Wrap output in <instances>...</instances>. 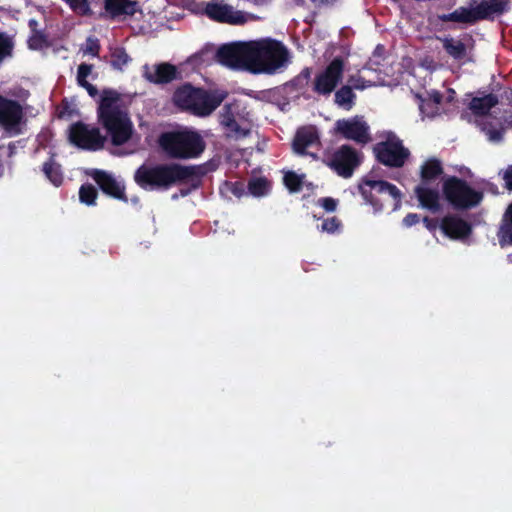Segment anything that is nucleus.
Wrapping results in <instances>:
<instances>
[{"instance_id": "nucleus-1", "label": "nucleus", "mask_w": 512, "mask_h": 512, "mask_svg": "<svg viewBox=\"0 0 512 512\" xmlns=\"http://www.w3.org/2000/svg\"><path fill=\"white\" fill-rule=\"evenodd\" d=\"M202 166H185L179 163L142 164L134 172L135 183L146 191L168 190L172 186L183 183L194 177L204 176Z\"/></svg>"}, {"instance_id": "nucleus-2", "label": "nucleus", "mask_w": 512, "mask_h": 512, "mask_svg": "<svg viewBox=\"0 0 512 512\" xmlns=\"http://www.w3.org/2000/svg\"><path fill=\"white\" fill-rule=\"evenodd\" d=\"M226 97L225 91L207 90L186 82L174 90L172 103L182 112L197 117H207L221 105Z\"/></svg>"}, {"instance_id": "nucleus-3", "label": "nucleus", "mask_w": 512, "mask_h": 512, "mask_svg": "<svg viewBox=\"0 0 512 512\" xmlns=\"http://www.w3.org/2000/svg\"><path fill=\"white\" fill-rule=\"evenodd\" d=\"M157 144L162 153L170 159H196L206 149L202 135L188 128L162 132Z\"/></svg>"}, {"instance_id": "nucleus-4", "label": "nucleus", "mask_w": 512, "mask_h": 512, "mask_svg": "<svg viewBox=\"0 0 512 512\" xmlns=\"http://www.w3.org/2000/svg\"><path fill=\"white\" fill-rule=\"evenodd\" d=\"M288 50L274 39L249 42V71L254 74H274L288 61Z\"/></svg>"}, {"instance_id": "nucleus-5", "label": "nucleus", "mask_w": 512, "mask_h": 512, "mask_svg": "<svg viewBox=\"0 0 512 512\" xmlns=\"http://www.w3.org/2000/svg\"><path fill=\"white\" fill-rule=\"evenodd\" d=\"M445 200L456 210H470L480 205L484 198L482 191L475 190L470 184L457 176H448L442 183Z\"/></svg>"}, {"instance_id": "nucleus-6", "label": "nucleus", "mask_w": 512, "mask_h": 512, "mask_svg": "<svg viewBox=\"0 0 512 512\" xmlns=\"http://www.w3.org/2000/svg\"><path fill=\"white\" fill-rule=\"evenodd\" d=\"M358 188L365 202L371 205L375 212L383 210L384 202L389 197L395 201V207L401 203V191L396 185L385 180H373L365 177L359 183Z\"/></svg>"}, {"instance_id": "nucleus-7", "label": "nucleus", "mask_w": 512, "mask_h": 512, "mask_svg": "<svg viewBox=\"0 0 512 512\" xmlns=\"http://www.w3.org/2000/svg\"><path fill=\"white\" fill-rule=\"evenodd\" d=\"M324 163L338 176L348 179L362 163V153L351 145L344 144L333 151Z\"/></svg>"}, {"instance_id": "nucleus-8", "label": "nucleus", "mask_w": 512, "mask_h": 512, "mask_svg": "<svg viewBox=\"0 0 512 512\" xmlns=\"http://www.w3.org/2000/svg\"><path fill=\"white\" fill-rule=\"evenodd\" d=\"M99 123L106 130L115 146L125 144L132 135L133 126L126 111H114L98 116Z\"/></svg>"}, {"instance_id": "nucleus-9", "label": "nucleus", "mask_w": 512, "mask_h": 512, "mask_svg": "<svg viewBox=\"0 0 512 512\" xmlns=\"http://www.w3.org/2000/svg\"><path fill=\"white\" fill-rule=\"evenodd\" d=\"M69 140L75 146L90 151L103 148L106 138L101 135L99 128L78 121L70 126Z\"/></svg>"}, {"instance_id": "nucleus-10", "label": "nucleus", "mask_w": 512, "mask_h": 512, "mask_svg": "<svg viewBox=\"0 0 512 512\" xmlns=\"http://www.w3.org/2000/svg\"><path fill=\"white\" fill-rule=\"evenodd\" d=\"M344 73V61L335 57L326 68L317 74L313 81V91L319 95L331 94L341 82Z\"/></svg>"}, {"instance_id": "nucleus-11", "label": "nucleus", "mask_w": 512, "mask_h": 512, "mask_svg": "<svg viewBox=\"0 0 512 512\" xmlns=\"http://www.w3.org/2000/svg\"><path fill=\"white\" fill-rule=\"evenodd\" d=\"M373 150L378 162L394 168L402 167L410 155L409 150L403 146L399 139L377 143Z\"/></svg>"}, {"instance_id": "nucleus-12", "label": "nucleus", "mask_w": 512, "mask_h": 512, "mask_svg": "<svg viewBox=\"0 0 512 512\" xmlns=\"http://www.w3.org/2000/svg\"><path fill=\"white\" fill-rule=\"evenodd\" d=\"M335 131L343 138L352 140L361 146L368 144L372 140L369 125L363 117L359 116L337 120Z\"/></svg>"}, {"instance_id": "nucleus-13", "label": "nucleus", "mask_w": 512, "mask_h": 512, "mask_svg": "<svg viewBox=\"0 0 512 512\" xmlns=\"http://www.w3.org/2000/svg\"><path fill=\"white\" fill-rule=\"evenodd\" d=\"M216 59L229 68L249 71V42L222 45L216 52Z\"/></svg>"}, {"instance_id": "nucleus-14", "label": "nucleus", "mask_w": 512, "mask_h": 512, "mask_svg": "<svg viewBox=\"0 0 512 512\" xmlns=\"http://www.w3.org/2000/svg\"><path fill=\"white\" fill-rule=\"evenodd\" d=\"M200 6L203 14L213 21L232 25H240L246 22V18L241 11H234L233 7L225 4L223 0L202 2Z\"/></svg>"}, {"instance_id": "nucleus-15", "label": "nucleus", "mask_w": 512, "mask_h": 512, "mask_svg": "<svg viewBox=\"0 0 512 512\" xmlns=\"http://www.w3.org/2000/svg\"><path fill=\"white\" fill-rule=\"evenodd\" d=\"M24 113L21 104L0 94V126L6 131L19 134Z\"/></svg>"}, {"instance_id": "nucleus-16", "label": "nucleus", "mask_w": 512, "mask_h": 512, "mask_svg": "<svg viewBox=\"0 0 512 512\" xmlns=\"http://www.w3.org/2000/svg\"><path fill=\"white\" fill-rule=\"evenodd\" d=\"M89 176L96 182L102 192L112 198L128 202L125 185L118 182L112 174L100 169H92Z\"/></svg>"}, {"instance_id": "nucleus-17", "label": "nucleus", "mask_w": 512, "mask_h": 512, "mask_svg": "<svg viewBox=\"0 0 512 512\" xmlns=\"http://www.w3.org/2000/svg\"><path fill=\"white\" fill-rule=\"evenodd\" d=\"M143 77L150 83L167 84L173 80L181 79V73L175 65L162 62L152 67L145 64L143 66Z\"/></svg>"}, {"instance_id": "nucleus-18", "label": "nucleus", "mask_w": 512, "mask_h": 512, "mask_svg": "<svg viewBox=\"0 0 512 512\" xmlns=\"http://www.w3.org/2000/svg\"><path fill=\"white\" fill-rule=\"evenodd\" d=\"M440 228L446 236L454 240H464L472 233L471 224L457 215L443 217Z\"/></svg>"}, {"instance_id": "nucleus-19", "label": "nucleus", "mask_w": 512, "mask_h": 512, "mask_svg": "<svg viewBox=\"0 0 512 512\" xmlns=\"http://www.w3.org/2000/svg\"><path fill=\"white\" fill-rule=\"evenodd\" d=\"M319 134L314 126H304L297 130L292 147L295 153L299 155H306V149L315 144H319Z\"/></svg>"}, {"instance_id": "nucleus-20", "label": "nucleus", "mask_w": 512, "mask_h": 512, "mask_svg": "<svg viewBox=\"0 0 512 512\" xmlns=\"http://www.w3.org/2000/svg\"><path fill=\"white\" fill-rule=\"evenodd\" d=\"M509 2V0H482L475 6L478 20H493L496 16L503 15L510 8Z\"/></svg>"}, {"instance_id": "nucleus-21", "label": "nucleus", "mask_w": 512, "mask_h": 512, "mask_svg": "<svg viewBox=\"0 0 512 512\" xmlns=\"http://www.w3.org/2000/svg\"><path fill=\"white\" fill-rule=\"evenodd\" d=\"M414 194L419 205L433 213L441 209L440 194L436 188L427 187V185L419 184L414 188Z\"/></svg>"}, {"instance_id": "nucleus-22", "label": "nucleus", "mask_w": 512, "mask_h": 512, "mask_svg": "<svg viewBox=\"0 0 512 512\" xmlns=\"http://www.w3.org/2000/svg\"><path fill=\"white\" fill-rule=\"evenodd\" d=\"M444 173L442 162L436 157L428 158L420 167L422 185H428Z\"/></svg>"}, {"instance_id": "nucleus-23", "label": "nucleus", "mask_w": 512, "mask_h": 512, "mask_svg": "<svg viewBox=\"0 0 512 512\" xmlns=\"http://www.w3.org/2000/svg\"><path fill=\"white\" fill-rule=\"evenodd\" d=\"M104 8L112 17L120 15L132 16L137 11V2L131 0H105Z\"/></svg>"}, {"instance_id": "nucleus-24", "label": "nucleus", "mask_w": 512, "mask_h": 512, "mask_svg": "<svg viewBox=\"0 0 512 512\" xmlns=\"http://www.w3.org/2000/svg\"><path fill=\"white\" fill-rule=\"evenodd\" d=\"M497 238L502 248L512 246V202L508 205L502 216Z\"/></svg>"}, {"instance_id": "nucleus-25", "label": "nucleus", "mask_w": 512, "mask_h": 512, "mask_svg": "<svg viewBox=\"0 0 512 512\" xmlns=\"http://www.w3.org/2000/svg\"><path fill=\"white\" fill-rule=\"evenodd\" d=\"M119 101L120 94L116 90L104 89L100 97L97 115L100 116L110 112L122 110L118 105Z\"/></svg>"}, {"instance_id": "nucleus-26", "label": "nucleus", "mask_w": 512, "mask_h": 512, "mask_svg": "<svg viewBox=\"0 0 512 512\" xmlns=\"http://www.w3.org/2000/svg\"><path fill=\"white\" fill-rule=\"evenodd\" d=\"M498 97L489 93L483 97H474L469 103V109L476 116H486L498 104Z\"/></svg>"}, {"instance_id": "nucleus-27", "label": "nucleus", "mask_w": 512, "mask_h": 512, "mask_svg": "<svg viewBox=\"0 0 512 512\" xmlns=\"http://www.w3.org/2000/svg\"><path fill=\"white\" fill-rule=\"evenodd\" d=\"M442 46L445 52L454 60H463L467 55V47L465 43L453 37L443 38Z\"/></svg>"}, {"instance_id": "nucleus-28", "label": "nucleus", "mask_w": 512, "mask_h": 512, "mask_svg": "<svg viewBox=\"0 0 512 512\" xmlns=\"http://www.w3.org/2000/svg\"><path fill=\"white\" fill-rule=\"evenodd\" d=\"M42 171L54 186L58 187L62 184L63 173L61 171V166L52 158L43 163Z\"/></svg>"}, {"instance_id": "nucleus-29", "label": "nucleus", "mask_w": 512, "mask_h": 512, "mask_svg": "<svg viewBox=\"0 0 512 512\" xmlns=\"http://www.w3.org/2000/svg\"><path fill=\"white\" fill-rule=\"evenodd\" d=\"M355 99L356 95L353 92L352 87L348 85L342 86L335 92L334 95L335 103L346 110H350L352 108Z\"/></svg>"}, {"instance_id": "nucleus-30", "label": "nucleus", "mask_w": 512, "mask_h": 512, "mask_svg": "<svg viewBox=\"0 0 512 512\" xmlns=\"http://www.w3.org/2000/svg\"><path fill=\"white\" fill-rule=\"evenodd\" d=\"M311 74L312 69L310 67H305L297 76L287 82L285 87L290 91H302L308 86Z\"/></svg>"}, {"instance_id": "nucleus-31", "label": "nucleus", "mask_w": 512, "mask_h": 512, "mask_svg": "<svg viewBox=\"0 0 512 512\" xmlns=\"http://www.w3.org/2000/svg\"><path fill=\"white\" fill-rule=\"evenodd\" d=\"M131 61L130 56L127 54L125 48L116 47L111 51L110 64L114 69L122 70L128 62Z\"/></svg>"}, {"instance_id": "nucleus-32", "label": "nucleus", "mask_w": 512, "mask_h": 512, "mask_svg": "<svg viewBox=\"0 0 512 512\" xmlns=\"http://www.w3.org/2000/svg\"><path fill=\"white\" fill-rule=\"evenodd\" d=\"M98 197V191L92 184H82L79 189V199L81 203H84L88 206H93L96 204V199Z\"/></svg>"}, {"instance_id": "nucleus-33", "label": "nucleus", "mask_w": 512, "mask_h": 512, "mask_svg": "<svg viewBox=\"0 0 512 512\" xmlns=\"http://www.w3.org/2000/svg\"><path fill=\"white\" fill-rule=\"evenodd\" d=\"M414 96H415V99L417 100L420 113L423 116L433 118L436 115H438V113H439L438 107H434V105L431 104V101H429V99H427L426 97H424L423 95L418 94V93H416Z\"/></svg>"}, {"instance_id": "nucleus-34", "label": "nucleus", "mask_w": 512, "mask_h": 512, "mask_svg": "<svg viewBox=\"0 0 512 512\" xmlns=\"http://www.w3.org/2000/svg\"><path fill=\"white\" fill-rule=\"evenodd\" d=\"M248 190L253 196H263L269 190V182L264 177L253 178L248 182Z\"/></svg>"}, {"instance_id": "nucleus-35", "label": "nucleus", "mask_w": 512, "mask_h": 512, "mask_svg": "<svg viewBox=\"0 0 512 512\" xmlns=\"http://www.w3.org/2000/svg\"><path fill=\"white\" fill-rule=\"evenodd\" d=\"M457 12V22L458 23H467V24H474L478 22V16L476 13V8H466V7H460L456 9Z\"/></svg>"}, {"instance_id": "nucleus-36", "label": "nucleus", "mask_w": 512, "mask_h": 512, "mask_svg": "<svg viewBox=\"0 0 512 512\" xmlns=\"http://www.w3.org/2000/svg\"><path fill=\"white\" fill-rule=\"evenodd\" d=\"M302 176L294 171H289L284 175V184L290 192H299L302 189Z\"/></svg>"}, {"instance_id": "nucleus-37", "label": "nucleus", "mask_w": 512, "mask_h": 512, "mask_svg": "<svg viewBox=\"0 0 512 512\" xmlns=\"http://www.w3.org/2000/svg\"><path fill=\"white\" fill-rule=\"evenodd\" d=\"M47 46V37L43 32L32 33L28 39V47L32 50H40Z\"/></svg>"}, {"instance_id": "nucleus-38", "label": "nucleus", "mask_w": 512, "mask_h": 512, "mask_svg": "<svg viewBox=\"0 0 512 512\" xmlns=\"http://www.w3.org/2000/svg\"><path fill=\"white\" fill-rule=\"evenodd\" d=\"M342 228V222L336 216L324 219L321 225V230L329 234L338 232Z\"/></svg>"}, {"instance_id": "nucleus-39", "label": "nucleus", "mask_w": 512, "mask_h": 512, "mask_svg": "<svg viewBox=\"0 0 512 512\" xmlns=\"http://www.w3.org/2000/svg\"><path fill=\"white\" fill-rule=\"evenodd\" d=\"M225 129L228 131L229 135L237 139L245 138L250 134V129L240 126L236 119L233 121V123L225 127Z\"/></svg>"}, {"instance_id": "nucleus-40", "label": "nucleus", "mask_w": 512, "mask_h": 512, "mask_svg": "<svg viewBox=\"0 0 512 512\" xmlns=\"http://www.w3.org/2000/svg\"><path fill=\"white\" fill-rule=\"evenodd\" d=\"M100 49L101 46L99 40L96 37H88L86 39V45L83 49V52L85 54H90L94 57H97L99 55Z\"/></svg>"}, {"instance_id": "nucleus-41", "label": "nucleus", "mask_w": 512, "mask_h": 512, "mask_svg": "<svg viewBox=\"0 0 512 512\" xmlns=\"http://www.w3.org/2000/svg\"><path fill=\"white\" fill-rule=\"evenodd\" d=\"M220 124L225 128L235 120L234 113L230 104L224 105L220 113Z\"/></svg>"}, {"instance_id": "nucleus-42", "label": "nucleus", "mask_w": 512, "mask_h": 512, "mask_svg": "<svg viewBox=\"0 0 512 512\" xmlns=\"http://www.w3.org/2000/svg\"><path fill=\"white\" fill-rule=\"evenodd\" d=\"M92 69H93V65L87 64V63H81L78 66L77 82H78L79 85L83 84L85 82H88L86 79L90 75V73L92 72Z\"/></svg>"}, {"instance_id": "nucleus-43", "label": "nucleus", "mask_w": 512, "mask_h": 512, "mask_svg": "<svg viewBox=\"0 0 512 512\" xmlns=\"http://www.w3.org/2000/svg\"><path fill=\"white\" fill-rule=\"evenodd\" d=\"M12 51V43L11 41L0 34V62L7 56L10 55Z\"/></svg>"}, {"instance_id": "nucleus-44", "label": "nucleus", "mask_w": 512, "mask_h": 512, "mask_svg": "<svg viewBox=\"0 0 512 512\" xmlns=\"http://www.w3.org/2000/svg\"><path fill=\"white\" fill-rule=\"evenodd\" d=\"M318 205L327 212H334L338 206V200L332 197H323L318 200Z\"/></svg>"}, {"instance_id": "nucleus-45", "label": "nucleus", "mask_w": 512, "mask_h": 512, "mask_svg": "<svg viewBox=\"0 0 512 512\" xmlns=\"http://www.w3.org/2000/svg\"><path fill=\"white\" fill-rule=\"evenodd\" d=\"M348 86H351L352 89L362 90L366 88L365 80L356 75H351L348 78Z\"/></svg>"}, {"instance_id": "nucleus-46", "label": "nucleus", "mask_w": 512, "mask_h": 512, "mask_svg": "<svg viewBox=\"0 0 512 512\" xmlns=\"http://www.w3.org/2000/svg\"><path fill=\"white\" fill-rule=\"evenodd\" d=\"M426 98L429 99V101H431V104L434 105V107L439 108L443 99V95L439 91L433 90L427 93Z\"/></svg>"}, {"instance_id": "nucleus-47", "label": "nucleus", "mask_w": 512, "mask_h": 512, "mask_svg": "<svg viewBox=\"0 0 512 512\" xmlns=\"http://www.w3.org/2000/svg\"><path fill=\"white\" fill-rule=\"evenodd\" d=\"M420 221V217L418 214L416 213H408L404 218H403V225L405 227H411L417 223H419Z\"/></svg>"}, {"instance_id": "nucleus-48", "label": "nucleus", "mask_w": 512, "mask_h": 512, "mask_svg": "<svg viewBox=\"0 0 512 512\" xmlns=\"http://www.w3.org/2000/svg\"><path fill=\"white\" fill-rule=\"evenodd\" d=\"M503 180L505 182V188L512 191V165H509L503 172Z\"/></svg>"}, {"instance_id": "nucleus-49", "label": "nucleus", "mask_w": 512, "mask_h": 512, "mask_svg": "<svg viewBox=\"0 0 512 512\" xmlns=\"http://www.w3.org/2000/svg\"><path fill=\"white\" fill-rule=\"evenodd\" d=\"M423 223H424L425 227H426L429 231H431V232L435 231V230L437 229L438 225H439V223H438V220H437V219L430 218V217H428V216H425V217L423 218Z\"/></svg>"}, {"instance_id": "nucleus-50", "label": "nucleus", "mask_w": 512, "mask_h": 512, "mask_svg": "<svg viewBox=\"0 0 512 512\" xmlns=\"http://www.w3.org/2000/svg\"><path fill=\"white\" fill-rule=\"evenodd\" d=\"M311 3L316 8H322V7H332L334 6L338 0H310Z\"/></svg>"}, {"instance_id": "nucleus-51", "label": "nucleus", "mask_w": 512, "mask_h": 512, "mask_svg": "<svg viewBox=\"0 0 512 512\" xmlns=\"http://www.w3.org/2000/svg\"><path fill=\"white\" fill-rule=\"evenodd\" d=\"M229 190L237 197L242 196L244 192L243 184L239 182L230 183Z\"/></svg>"}, {"instance_id": "nucleus-52", "label": "nucleus", "mask_w": 512, "mask_h": 512, "mask_svg": "<svg viewBox=\"0 0 512 512\" xmlns=\"http://www.w3.org/2000/svg\"><path fill=\"white\" fill-rule=\"evenodd\" d=\"M79 86L85 88L91 97H96L98 95V89L96 88V86L90 84L89 82H85L83 84H80Z\"/></svg>"}, {"instance_id": "nucleus-53", "label": "nucleus", "mask_w": 512, "mask_h": 512, "mask_svg": "<svg viewBox=\"0 0 512 512\" xmlns=\"http://www.w3.org/2000/svg\"><path fill=\"white\" fill-rule=\"evenodd\" d=\"M457 17H458L457 16V12L455 10V11L449 13V14H445V15L441 16L440 18H441L442 21H445V22L446 21L457 22Z\"/></svg>"}, {"instance_id": "nucleus-54", "label": "nucleus", "mask_w": 512, "mask_h": 512, "mask_svg": "<svg viewBox=\"0 0 512 512\" xmlns=\"http://www.w3.org/2000/svg\"><path fill=\"white\" fill-rule=\"evenodd\" d=\"M28 26L31 30V34L32 33H37V32H41L39 29H38V26H39V23L36 19L32 18L28 21Z\"/></svg>"}, {"instance_id": "nucleus-55", "label": "nucleus", "mask_w": 512, "mask_h": 512, "mask_svg": "<svg viewBox=\"0 0 512 512\" xmlns=\"http://www.w3.org/2000/svg\"><path fill=\"white\" fill-rule=\"evenodd\" d=\"M293 2L297 5V6H303L305 4V0H293Z\"/></svg>"}, {"instance_id": "nucleus-56", "label": "nucleus", "mask_w": 512, "mask_h": 512, "mask_svg": "<svg viewBox=\"0 0 512 512\" xmlns=\"http://www.w3.org/2000/svg\"><path fill=\"white\" fill-rule=\"evenodd\" d=\"M13 148H14V146H13L12 144H9V150H10L9 155H12V153H13Z\"/></svg>"}, {"instance_id": "nucleus-57", "label": "nucleus", "mask_w": 512, "mask_h": 512, "mask_svg": "<svg viewBox=\"0 0 512 512\" xmlns=\"http://www.w3.org/2000/svg\"><path fill=\"white\" fill-rule=\"evenodd\" d=\"M132 202H133L134 204H137V203L139 202V199H138L137 197H135V198H133V199H132Z\"/></svg>"}, {"instance_id": "nucleus-58", "label": "nucleus", "mask_w": 512, "mask_h": 512, "mask_svg": "<svg viewBox=\"0 0 512 512\" xmlns=\"http://www.w3.org/2000/svg\"><path fill=\"white\" fill-rule=\"evenodd\" d=\"M505 121H506L508 124H512V120H510L509 118H505Z\"/></svg>"}]
</instances>
